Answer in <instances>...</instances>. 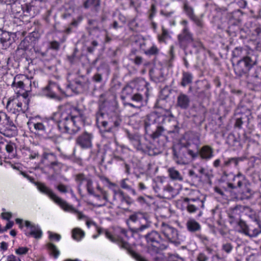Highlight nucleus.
<instances>
[{"label": "nucleus", "instance_id": "obj_1", "mask_svg": "<svg viewBox=\"0 0 261 261\" xmlns=\"http://www.w3.org/2000/svg\"><path fill=\"white\" fill-rule=\"evenodd\" d=\"M222 158H223L222 164L220 159H216L213 162V166L215 168H221L222 172L221 179L227 182L228 189L231 190L239 189L241 193L242 199L250 198L251 195V190L247 187L248 181L245 175L240 172L235 175L232 172L227 171L231 164H233L235 167H237L239 162L242 161V159L240 158L226 159L223 155L222 156Z\"/></svg>", "mask_w": 261, "mask_h": 261}, {"label": "nucleus", "instance_id": "obj_2", "mask_svg": "<svg viewBox=\"0 0 261 261\" xmlns=\"http://www.w3.org/2000/svg\"><path fill=\"white\" fill-rule=\"evenodd\" d=\"M258 63L257 53H248L233 64L234 73L239 78L245 77L248 83L255 87L260 85L261 80V66Z\"/></svg>", "mask_w": 261, "mask_h": 261}, {"label": "nucleus", "instance_id": "obj_3", "mask_svg": "<svg viewBox=\"0 0 261 261\" xmlns=\"http://www.w3.org/2000/svg\"><path fill=\"white\" fill-rule=\"evenodd\" d=\"M102 199L118 208H125L133 202V200L121 190L113 189L102 192Z\"/></svg>", "mask_w": 261, "mask_h": 261}, {"label": "nucleus", "instance_id": "obj_4", "mask_svg": "<svg viewBox=\"0 0 261 261\" xmlns=\"http://www.w3.org/2000/svg\"><path fill=\"white\" fill-rule=\"evenodd\" d=\"M160 230L168 241L175 246L179 245L182 241L177 229L168 224L162 223Z\"/></svg>", "mask_w": 261, "mask_h": 261}, {"label": "nucleus", "instance_id": "obj_5", "mask_svg": "<svg viewBox=\"0 0 261 261\" xmlns=\"http://www.w3.org/2000/svg\"><path fill=\"white\" fill-rule=\"evenodd\" d=\"M30 181L34 184L37 189L42 193L48 196L49 198L52 199L55 203L60 206V207L64 211H65V202L61 198L57 196L53 191L47 187L43 184L35 182L34 178L28 175L27 178Z\"/></svg>", "mask_w": 261, "mask_h": 261}, {"label": "nucleus", "instance_id": "obj_6", "mask_svg": "<svg viewBox=\"0 0 261 261\" xmlns=\"http://www.w3.org/2000/svg\"><path fill=\"white\" fill-rule=\"evenodd\" d=\"M145 238L147 243L155 248L156 252L160 250H165L168 247V245L163 243L160 234L156 231H151L146 234Z\"/></svg>", "mask_w": 261, "mask_h": 261}, {"label": "nucleus", "instance_id": "obj_7", "mask_svg": "<svg viewBox=\"0 0 261 261\" xmlns=\"http://www.w3.org/2000/svg\"><path fill=\"white\" fill-rule=\"evenodd\" d=\"M142 220L143 219L138 214H134L129 216L127 223L133 232L140 233L150 227V224L148 223L142 224Z\"/></svg>", "mask_w": 261, "mask_h": 261}, {"label": "nucleus", "instance_id": "obj_8", "mask_svg": "<svg viewBox=\"0 0 261 261\" xmlns=\"http://www.w3.org/2000/svg\"><path fill=\"white\" fill-rule=\"evenodd\" d=\"M75 180L77 183L80 192H81L82 187H84L86 188L89 194L93 195L95 197L98 199L100 198V195L94 194L93 181L91 178L86 176L83 173H80L76 175Z\"/></svg>", "mask_w": 261, "mask_h": 261}, {"label": "nucleus", "instance_id": "obj_9", "mask_svg": "<svg viewBox=\"0 0 261 261\" xmlns=\"http://www.w3.org/2000/svg\"><path fill=\"white\" fill-rule=\"evenodd\" d=\"M254 225H248L245 221L241 220L238 224L242 233L250 238H254L261 233V227L258 222H254Z\"/></svg>", "mask_w": 261, "mask_h": 261}, {"label": "nucleus", "instance_id": "obj_10", "mask_svg": "<svg viewBox=\"0 0 261 261\" xmlns=\"http://www.w3.org/2000/svg\"><path fill=\"white\" fill-rule=\"evenodd\" d=\"M56 90H58L62 94L64 93L58 84L51 81H49L47 86L43 89L42 94L49 98L55 99L60 101L63 97L58 96L56 94Z\"/></svg>", "mask_w": 261, "mask_h": 261}, {"label": "nucleus", "instance_id": "obj_11", "mask_svg": "<svg viewBox=\"0 0 261 261\" xmlns=\"http://www.w3.org/2000/svg\"><path fill=\"white\" fill-rule=\"evenodd\" d=\"M193 35L190 32L189 28H184L181 33L177 36V40L179 47L186 50L193 41Z\"/></svg>", "mask_w": 261, "mask_h": 261}, {"label": "nucleus", "instance_id": "obj_12", "mask_svg": "<svg viewBox=\"0 0 261 261\" xmlns=\"http://www.w3.org/2000/svg\"><path fill=\"white\" fill-rule=\"evenodd\" d=\"M184 202L186 205V209L189 213H195L200 208L204 207L203 200L199 198H185Z\"/></svg>", "mask_w": 261, "mask_h": 261}, {"label": "nucleus", "instance_id": "obj_13", "mask_svg": "<svg viewBox=\"0 0 261 261\" xmlns=\"http://www.w3.org/2000/svg\"><path fill=\"white\" fill-rule=\"evenodd\" d=\"M95 228H96L97 231L99 235L105 231L106 237L111 242L117 244L121 248L125 249H127L128 248L129 245L125 241L122 240L120 238H117L114 237L110 233L109 231L108 230H104L103 228L99 227L97 225V227H95Z\"/></svg>", "mask_w": 261, "mask_h": 261}, {"label": "nucleus", "instance_id": "obj_14", "mask_svg": "<svg viewBox=\"0 0 261 261\" xmlns=\"http://www.w3.org/2000/svg\"><path fill=\"white\" fill-rule=\"evenodd\" d=\"M156 143L153 142V141L150 142L144 150L142 151L146 152L149 155L153 156L160 154L162 152V149L164 146V142L162 141L161 143H158V145H155Z\"/></svg>", "mask_w": 261, "mask_h": 261}, {"label": "nucleus", "instance_id": "obj_15", "mask_svg": "<svg viewBox=\"0 0 261 261\" xmlns=\"http://www.w3.org/2000/svg\"><path fill=\"white\" fill-rule=\"evenodd\" d=\"M66 211L76 214L79 220L83 219L86 221L87 226L89 228L91 225L97 227V224L92 221L90 218L84 215L82 213L77 211V210L71 205L66 203Z\"/></svg>", "mask_w": 261, "mask_h": 261}, {"label": "nucleus", "instance_id": "obj_16", "mask_svg": "<svg viewBox=\"0 0 261 261\" xmlns=\"http://www.w3.org/2000/svg\"><path fill=\"white\" fill-rule=\"evenodd\" d=\"M133 94L134 89L131 86L126 85L123 88L121 98L124 105H127L132 107H134L132 103L129 102V101H130L131 98L133 97Z\"/></svg>", "mask_w": 261, "mask_h": 261}, {"label": "nucleus", "instance_id": "obj_17", "mask_svg": "<svg viewBox=\"0 0 261 261\" xmlns=\"http://www.w3.org/2000/svg\"><path fill=\"white\" fill-rule=\"evenodd\" d=\"M92 136L90 134L85 132L76 139V143L82 148H88L92 146Z\"/></svg>", "mask_w": 261, "mask_h": 261}, {"label": "nucleus", "instance_id": "obj_18", "mask_svg": "<svg viewBox=\"0 0 261 261\" xmlns=\"http://www.w3.org/2000/svg\"><path fill=\"white\" fill-rule=\"evenodd\" d=\"M26 227L30 228V232L26 233L28 236H32L35 239H40L42 235V232L40 228L38 225H35L31 223L29 221H25Z\"/></svg>", "mask_w": 261, "mask_h": 261}, {"label": "nucleus", "instance_id": "obj_19", "mask_svg": "<svg viewBox=\"0 0 261 261\" xmlns=\"http://www.w3.org/2000/svg\"><path fill=\"white\" fill-rule=\"evenodd\" d=\"M127 136L131 143L138 150H144V145L141 143V139L139 136L136 134H131L127 132Z\"/></svg>", "mask_w": 261, "mask_h": 261}, {"label": "nucleus", "instance_id": "obj_20", "mask_svg": "<svg viewBox=\"0 0 261 261\" xmlns=\"http://www.w3.org/2000/svg\"><path fill=\"white\" fill-rule=\"evenodd\" d=\"M213 149L208 145H205L201 147L199 153L200 157L204 160H208L213 156Z\"/></svg>", "mask_w": 261, "mask_h": 261}, {"label": "nucleus", "instance_id": "obj_21", "mask_svg": "<svg viewBox=\"0 0 261 261\" xmlns=\"http://www.w3.org/2000/svg\"><path fill=\"white\" fill-rule=\"evenodd\" d=\"M187 230L190 232H197L200 230L201 225L194 219H188L186 223Z\"/></svg>", "mask_w": 261, "mask_h": 261}, {"label": "nucleus", "instance_id": "obj_22", "mask_svg": "<svg viewBox=\"0 0 261 261\" xmlns=\"http://www.w3.org/2000/svg\"><path fill=\"white\" fill-rule=\"evenodd\" d=\"M190 102L189 96L185 94L180 93L177 97V105L182 109H187L189 106Z\"/></svg>", "mask_w": 261, "mask_h": 261}, {"label": "nucleus", "instance_id": "obj_23", "mask_svg": "<svg viewBox=\"0 0 261 261\" xmlns=\"http://www.w3.org/2000/svg\"><path fill=\"white\" fill-rule=\"evenodd\" d=\"M162 197L166 199H172L176 195V190L170 185L167 184L164 186Z\"/></svg>", "mask_w": 261, "mask_h": 261}, {"label": "nucleus", "instance_id": "obj_24", "mask_svg": "<svg viewBox=\"0 0 261 261\" xmlns=\"http://www.w3.org/2000/svg\"><path fill=\"white\" fill-rule=\"evenodd\" d=\"M105 115H97L96 117V124L98 127L101 130L103 129V133H109L110 132L106 131L109 127V124L108 120H105L104 118Z\"/></svg>", "mask_w": 261, "mask_h": 261}, {"label": "nucleus", "instance_id": "obj_25", "mask_svg": "<svg viewBox=\"0 0 261 261\" xmlns=\"http://www.w3.org/2000/svg\"><path fill=\"white\" fill-rule=\"evenodd\" d=\"M85 236V231L80 228L75 227L71 230V237L76 241H81Z\"/></svg>", "mask_w": 261, "mask_h": 261}, {"label": "nucleus", "instance_id": "obj_26", "mask_svg": "<svg viewBox=\"0 0 261 261\" xmlns=\"http://www.w3.org/2000/svg\"><path fill=\"white\" fill-rule=\"evenodd\" d=\"M88 23L89 25L88 28L89 35H93L94 32H100V29L99 27L98 20L95 19H89Z\"/></svg>", "mask_w": 261, "mask_h": 261}, {"label": "nucleus", "instance_id": "obj_27", "mask_svg": "<svg viewBox=\"0 0 261 261\" xmlns=\"http://www.w3.org/2000/svg\"><path fill=\"white\" fill-rule=\"evenodd\" d=\"M169 177L174 180L182 181L183 177L180 172L175 168L171 167L168 169Z\"/></svg>", "mask_w": 261, "mask_h": 261}, {"label": "nucleus", "instance_id": "obj_28", "mask_svg": "<svg viewBox=\"0 0 261 261\" xmlns=\"http://www.w3.org/2000/svg\"><path fill=\"white\" fill-rule=\"evenodd\" d=\"M164 129L162 126H158L156 130L151 134L150 137L152 139V141L154 143H159L158 139L160 137L163 138L165 139L166 138L165 136H162V134L164 132Z\"/></svg>", "mask_w": 261, "mask_h": 261}, {"label": "nucleus", "instance_id": "obj_29", "mask_svg": "<svg viewBox=\"0 0 261 261\" xmlns=\"http://www.w3.org/2000/svg\"><path fill=\"white\" fill-rule=\"evenodd\" d=\"M128 178L123 179L120 181V187L125 190L130 192L133 195H137V193L135 189L132 187V186L128 184Z\"/></svg>", "mask_w": 261, "mask_h": 261}, {"label": "nucleus", "instance_id": "obj_30", "mask_svg": "<svg viewBox=\"0 0 261 261\" xmlns=\"http://www.w3.org/2000/svg\"><path fill=\"white\" fill-rule=\"evenodd\" d=\"M193 80V75L192 73L189 72L183 71L182 76L180 85L182 87H186L187 85L192 83Z\"/></svg>", "mask_w": 261, "mask_h": 261}, {"label": "nucleus", "instance_id": "obj_31", "mask_svg": "<svg viewBox=\"0 0 261 261\" xmlns=\"http://www.w3.org/2000/svg\"><path fill=\"white\" fill-rule=\"evenodd\" d=\"M100 5V0H86L83 4V7L85 9L90 7L97 11Z\"/></svg>", "mask_w": 261, "mask_h": 261}, {"label": "nucleus", "instance_id": "obj_32", "mask_svg": "<svg viewBox=\"0 0 261 261\" xmlns=\"http://www.w3.org/2000/svg\"><path fill=\"white\" fill-rule=\"evenodd\" d=\"M108 121L109 127H108V129L106 130L108 132H112L114 127L119 126L121 122L117 115H115L114 117L109 118Z\"/></svg>", "mask_w": 261, "mask_h": 261}, {"label": "nucleus", "instance_id": "obj_33", "mask_svg": "<svg viewBox=\"0 0 261 261\" xmlns=\"http://www.w3.org/2000/svg\"><path fill=\"white\" fill-rule=\"evenodd\" d=\"M184 152L182 149L178 151H177L175 149H173V159L177 164H185V161L182 158Z\"/></svg>", "mask_w": 261, "mask_h": 261}, {"label": "nucleus", "instance_id": "obj_34", "mask_svg": "<svg viewBox=\"0 0 261 261\" xmlns=\"http://www.w3.org/2000/svg\"><path fill=\"white\" fill-rule=\"evenodd\" d=\"M20 76L16 75L14 77L13 82L11 85L12 87L14 89V90L16 91V92L18 93L19 91L17 90L18 89H23L24 85L23 82L21 81H17L19 79Z\"/></svg>", "mask_w": 261, "mask_h": 261}, {"label": "nucleus", "instance_id": "obj_35", "mask_svg": "<svg viewBox=\"0 0 261 261\" xmlns=\"http://www.w3.org/2000/svg\"><path fill=\"white\" fill-rule=\"evenodd\" d=\"M170 38L171 36L168 30L163 27L162 29V34L160 35H158V39L159 42L165 43L166 40Z\"/></svg>", "mask_w": 261, "mask_h": 261}, {"label": "nucleus", "instance_id": "obj_36", "mask_svg": "<svg viewBox=\"0 0 261 261\" xmlns=\"http://www.w3.org/2000/svg\"><path fill=\"white\" fill-rule=\"evenodd\" d=\"M163 182L162 180L159 181L155 183L153 185V188L155 192L158 194L159 197H162L163 194V190L164 187Z\"/></svg>", "mask_w": 261, "mask_h": 261}, {"label": "nucleus", "instance_id": "obj_37", "mask_svg": "<svg viewBox=\"0 0 261 261\" xmlns=\"http://www.w3.org/2000/svg\"><path fill=\"white\" fill-rule=\"evenodd\" d=\"M81 21V19H73L68 27L66 28V34H69L74 30L76 29Z\"/></svg>", "mask_w": 261, "mask_h": 261}, {"label": "nucleus", "instance_id": "obj_38", "mask_svg": "<svg viewBox=\"0 0 261 261\" xmlns=\"http://www.w3.org/2000/svg\"><path fill=\"white\" fill-rule=\"evenodd\" d=\"M160 51L159 49L156 45H153L149 49L144 51V54L148 56H156L159 54Z\"/></svg>", "mask_w": 261, "mask_h": 261}, {"label": "nucleus", "instance_id": "obj_39", "mask_svg": "<svg viewBox=\"0 0 261 261\" xmlns=\"http://www.w3.org/2000/svg\"><path fill=\"white\" fill-rule=\"evenodd\" d=\"M172 90L168 86H165L161 91L160 98L163 100H166L171 93Z\"/></svg>", "mask_w": 261, "mask_h": 261}, {"label": "nucleus", "instance_id": "obj_40", "mask_svg": "<svg viewBox=\"0 0 261 261\" xmlns=\"http://www.w3.org/2000/svg\"><path fill=\"white\" fill-rule=\"evenodd\" d=\"M190 45L194 48L197 51L201 49H204V47L202 42L198 39L193 38V41L191 42Z\"/></svg>", "mask_w": 261, "mask_h": 261}, {"label": "nucleus", "instance_id": "obj_41", "mask_svg": "<svg viewBox=\"0 0 261 261\" xmlns=\"http://www.w3.org/2000/svg\"><path fill=\"white\" fill-rule=\"evenodd\" d=\"M47 248L49 253L53 255L55 258H57L59 255V251L57 249V247L52 243H48L47 244Z\"/></svg>", "mask_w": 261, "mask_h": 261}, {"label": "nucleus", "instance_id": "obj_42", "mask_svg": "<svg viewBox=\"0 0 261 261\" xmlns=\"http://www.w3.org/2000/svg\"><path fill=\"white\" fill-rule=\"evenodd\" d=\"M184 10L190 19L195 15L194 13L193 9L187 3L184 4Z\"/></svg>", "mask_w": 261, "mask_h": 261}, {"label": "nucleus", "instance_id": "obj_43", "mask_svg": "<svg viewBox=\"0 0 261 261\" xmlns=\"http://www.w3.org/2000/svg\"><path fill=\"white\" fill-rule=\"evenodd\" d=\"M110 108V104L107 102H103L101 104L99 105V114H105V113H109V109Z\"/></svg>", "mask_w": 261, "mask_h": 261}, {"label": "nucleus", "instance_id": "obj_44", "mask_svg": "<svg viewBox=\"0 0 261 261\" xmlns=\"http://www.w3.org/2000/svg\"><path fill=\"white\" fill-rule=\"evenodd\" d=\"M233 248V245L230 243L226 242L222 245V250L227 254L231 252Z\"/></svg>", "mask_w": 261, "mask_h": 261}, {"label": "nucleus", "instance_id": "obj_45", "mask_svg": "<svg viewBox=\"0 0 261 261\" xmlns=\"http://www.w3.org/2000/svg\"><path fill=\"white\" fill-rule=\"evenodd\" d=\"M130 254L136 261H148L145 258L135 251H130Z\"/></svg>", "mask_w": 261, "mask_h": 261}, {"label": "nucleus", "instance_id": "obj_46", "mask_svg": "<svg viewBox=\"0 0 261 261\" xmlns=\"http://www.w3.org/2000/svg\"><path fill=\"white\" fill-rule=\"evenodd\" d=\"M155 121V119H154L152 120H150V119L149 117V116H147V119L144 120V126L146 133L147 134L149 133V127L151 124V123H153Z\"/></svg>", "mask_w": 261, "mask_h": 261}, {"label": "nucleus", "instance_id": "obj_47", "mask_svg": "<svg viewBox=\"0 0 261 261\" xmlns=\"http://www.w3.org/2000/svg\"><path fill=\"white\" fill-rule=\"evenodd\" d=\"M129 60L138 66L140 65L143 63V58L142 57L139 56H136Z\"/></svg>", "mask_w": 261, "mask_h": 261}, {"label": "nucleus", "instance_id": "obj_48", "mask_svg": "<svg viewBox=\"0 0 261 261\" xmlns=\"http://www.w3.org/2000/svg\"><path fill=\"white\" fill-rule=\"evenodd\" d=\"M195 95L199 98H202L205 95V91L201 90L199 87H197L195 89Z\"/></svg>", "mask_w": 261, "mask_h": 261}, {"label": "nucleus", "instance_id": "obj_49", "mask_svg": "<svg viewBox=\"0 0 261 261\" xmlns=\"http://www.w3.org/2000/svg\"><path fill=\"white\" fill-rule=\"evenodd\" d=\"M50 168L53 169L55 172H58L60 171L61 165L58 162H52L50 164Z\"/></svg>", "mask_w": 261, "mask_h": 261}, {"label": "nucleus", "instance_id": "obj_50", "mask_svg": "<svg viewBox=\"0 0 261 261\" xmlns=\"http://www.w3.org/2000/svg\"><path fill=\"white\" fill-rule=\"evenodd\" d=\"M92 80L93 81L100 83L102 81V74L99 73H96L94 74V75L92 76Z\"/></svg>", "mask_w": 261, "mask_h": 261}, {"label": "nucleus", "instance_id": "obj_51", "mask_svg": "<svg viewBox=\"0 0 261 261\" xmlns=\"http://www.w3.org/2000/svg\"><path fill=\"white\" fill-rule=\"evenodd\" d=\"M208 257L204 253H199L196 258L197 261H208Z\"/></svg>", "mask_w": 261, "mask_h": 261}, {"label": "nucleus", "instance_id": "obj_52", "mask_svg": "<svg viewBox=\"0 0 261 261\" xmlns=\"http://www.w3.org/2000/svg\"><path fill=\"white\" fill-rule=\"evenodd\" d=\"M29 250L27 247H19L16 250L15 252L19 255L25 254Z\"/></svg>", "mask_w": 261, "mask_h": 261}, {"label": "nucleus", "instance_id": "obj_53", "mask_svg": "<svg viewBox=\"0 0 261 261\" xmlns=\"http://www.w3.org/2000/svg\"><path fill=\"white\" fill-rule=\"evenodd\" d=\"M156 12V7L154 4H152L150 10V14L149 16V19L151 20L154 16Z\"/></svg>", "mask_w": 261, "mask_h": 261}, {"label": "nucleus", "instance_id": "obj_54", "mask_svg": "<svg viewBox=\"0 0 261 261\" xmlns=\"http://www.w3.org/2000/svg\"><path fill=\"white\" fill-rule=\"evenodd\" d=\"M242 51V48L241 47H237L232 51V56L233 57H238L241 56Z\"/></svg>", "mask_w": 261, "mask_h": 261}, {"label": "nucleus", "instance_id": "obj_55", "mask_svg": "<svg viewBox=\"0 0 261 261\" xmlns=\"http://www.w3.org/2000/svg\"><path fill=\"white\" fill-rule=\"evenodd\" d=\"M10 39V36L8 33H3L1 38V42L2 43H6Z\"/></svg>", "mask_w": 261, "mask_h": 261}, {"label": "nucleus", "instance_id": "obj_56", "mask_svg": "<svg viewBox=\"0 0 261 261\" xmlns=\"http://www.w3.org/2000/svg\"><path fill=\"white\" fill-rule=\"evenodd\" d=\"M191 19L193 21L197 26L200 28L203 27V23L202 20L199 19L196 15L191 18Z\"/></svg>", "mask_w": 261, "mask_h": 261}, {"label": "nucleus", "instance_id": "obj_57", "mask_svg": "<svg viewBox=\"0 0 261 261\" xmlns=\"http://www.w3.org/2000/svg\"><path fill=\"white\" fill-rule=\"evenodd\" d=\"M132 98H131L130 100L139 102L141 101L142 100V96L138 93H134L133 95Z\"/></svg>", "mask_w": 261, "mask_h": 261}, {"label": "nucleus", "instance_id": "obj_58", "mask_svg": "<svg viewBox=\"0 0 261 261\" xmlns=\"http://www.w3.org/2000/svg\"><path fill=\"white\" fill-rule=\"evenodd\" d=\"M22 9L23 13H30L32 6L28 4H25L24 5H22Z\"/></svg>", "mask_w": 261, "mask_h": 261}, {"label": "nucleus", "instance_id": "obj_59", "mask_svg": "<svg viewBox=\"0 0 261 261\" xmlns=\"http://www.w3.org/2000/svg\"><path fill=\"white\" fill-rule=\"evenodd\" d=\"M6 150L7 152L10 153L13 151L14 150V144L9 143L6 146Z\"/></svg>", "mask_w": 261, "mask_h": 261}, {"label": "nucleus", "instance_id": "obj_60", "mask_svg": "<svg viewBox=\"0 0 261 261\" xmlns=\"http://www.w3.org/2000/svg\"><path fill=\"white\" fill-rule=\"evenodd\" d=\"M49 234V239L51 240H56V241H59L60 239V236L57 234H54L51 233V232H48Z\"/></svg>", "mask_w": 261, "mask_h": 261}, {"label": "nucleus", "instance_id": "obj_61", "mask_svg": "<svg viewBox=\"0 0 261 261\" xmlns=\"http://www.w3.org/2000/svg\"><path fill=\"white\" fill-rule=\"evenodd\" d=\"M49 47L53 49L57 50L59 48V43L57 41H51L49 43Z\"/></svg>", "mask_w": 261, "mask_h": 261}, {"label": "nucleus", "instance_id": "obj_62", "mask_svg": "<svg viewBox=\"0 0 261 261\" xmlns=\"http://www.w3.org/2000/svg\"><path fill=\"white\" fill-rule=\"evenodd\" d=\"M6 261H21V259L16 256L11 254L10 255H8L7 257Z\"/></svg>", "mask_w": 261, "mask_h": 261}, {"label": "nucleus", "instance_id": "obj_63", "mask_svg": "<svg viewBox=\"0 0 261 261\" xmlns=\"http://www.w3.org/2000/svg\"><path fill=\"white\" fill-rule=\"evenodd\" d=\"M243 124V121L242 118H238L236 119L234 126L239 129L242 128V125Z\"/></svg>", "mask_w": 261, "mask_h": 261}, {"label": "nucleus", "instance_id": "obj_64", "mask_svg": "<svg viewBox=\"0 0 261 261\" xmlns=\"http://www.w3.org/2000/svg\"><path fill=\"white\" fill-rule=\"evenodd\" d=\"M196 237H198L204 244H206L208 242L207 237L204 235L201 234H196Z\"/></svg>", "mask_w": 261, "mask_h": 261}]
</instances>
